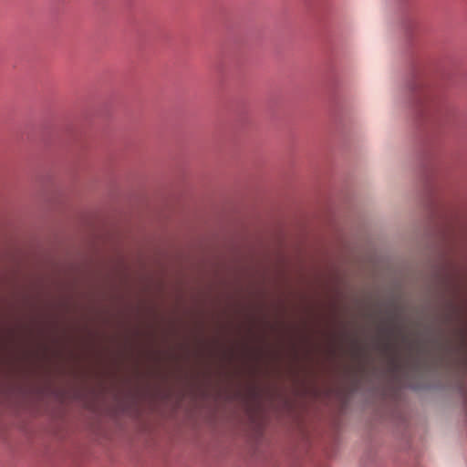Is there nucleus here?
Returning a JSON list of instances; mask_svg holds the SVG:
<instances>
[{
	"label": "nucleus",
	"mask_w": 467,
	"mask_h": 467,
	"mask_svg": "<svg viewBox=\"0 0 467 467\" xmlns=\"http://www.w3.org/2000/svg\"><path fill=\"white\" fill-rule=\"evenodd\" d=\"M381 348L384 351H390L392 348L391 344L389 341H385L381 344Z\"/></svg>",
	"instance_id": "obj_1"
},
{
	"label": "nucleus",
	"mask_w": 467,
	"mask_h": 467,
	"mask_svg": "<svg viewBox=\"0 0 467 467\" xmlns=\"http://www.w3.org/2000/svg\"><path fill=\"white\" fill-rule=\"evenodd\" d=\"M391 365H392V367H393V368H394V369H399V368H400V362H399L395 358H393L391 359Z\"/></svg>",
	"instance_id": "obj_2"
}]
</instances>
